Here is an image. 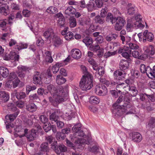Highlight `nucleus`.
<instances>
[{
    "label": "nucleus",
    "instance_id": "obj_30",
    "mask_svg": "<svg viewBox=\"0 0 155 155\" xmlns=\"http://www.w3.org/2000/svg\"><path fill=\"white\" fill-rule=\"evenodd\" d=\"M66 81L65 78L60 75H58L57 76L56 81L58 85H61L64 83Z\"/></svg>",
    "mask_w": 155,
    "mask_h": 155
},
{
    "label": "nucleus",
    "instance_id": "obj_14",
    "mask_svg": "<svg viewBox=\"0 0 155 155\" xmlns=\"http://www.w3.org/2000/svg\"><path fill=\"white\" fill-rule=\"evenodd\" d=\"M14 96L18 100H25L27 97V94L25 92L20 91L18 92L16 90H15L13 91Z\"/></svg>",
    "mask_w": 155,
    "mask_h": 155
},
{
    "label": "nucleus",
    "instance_id": "obj_2",
    "mask_svg": "<svg viewBox=\"0 0 155 155\" xmlns=\"http://www.w3.org/2000/svg\"><path fill=\"white\" fill-rule=\"evenodd\" d=\"M81 124H76L72 128V130L74 132L73 137L77 138V141L78 143L88 144L89 142L88 140H86L87 136L81 129Z\"/></svg>",
    "mask_w": 155,
    "mask_h": 155
},
{
    "label": "nucleus",
    "instance_id": "obj_19",
    "mask_svg": "<svg viewBox=\"0 0 155 155\" xmlns=\"http://www.w3.org/2000/svg\"><path fill=\"white\" fill-rule=\"evenodd\" d=\"M146 58H151V56L154 54V49L152 45H150L147 50H146Z\"/></svg>",
    "mask_w": 155,
    "mask_h": 155
},
{
    "label": "nucleus",
    "instance_id": "obj_16",
    "mask_svg": "<svg viewBox=\"0 0 155 155\" xmlns=\"http://www.w3.org/2000/svg\"><path fill=\"white\" fill-rule=\"evenodd\" d=\"M54 77L52 75L50 70L48 69L47 71V74H46V77L45 80V83L46 84H48L53 80L54 79Z\"/></svg>",
    "mask_w": 155,
    "mask_h": 155
},
{
    "label": "nucleus",
    "instance_id": "obj_9",
    "mask_svg": "<svg viewBox=\"0 0 155 155\" xmlns=\"http://www.w3.org/2000/svg\"><path fill=\"white\" fill-rule=\"evenodd\" d=\"M54 31L51 28L48 29L43 33V36L46 40H51L54 38Z\"/></svg>",
    "mask_w": 155,
    "mask_h": 155
},
{
    "label": "nucleus",
    "instance_id": "obj_35",
    "mask_svg": "<svg viewBox=\"0 0 155 155\" xmlns=\"http://www.w3.org/2000/svg\"><path fill=\"white\" fill-rule=\"evenodd\" d=\"M94 20L96 23L100 24H103L105 22L104 18L99 15H97L95 17Z\"/></svg>",
    "mask_w": 155,
    "mask_h": 155
},
{
    "label": "nucleus",
    "instance_id": "obj_24",
    "mask_svg": "<svg viewBox=\"0 0 155 155\" xmlns=\"http://www.w3.org/2000/svg\"><path fill=\"white\" fill-rule=\"evenodd\" d=\"M26 109L28 111L33 112L37 109V107L34 103H30L26 105Z\"/></svg>",
    "mask_w": 155,
    "mask_h": 155
},
{
    "label": "nucleus",
    "instance_id": "obj_48",
    "mask_svg": "<svg viewBox=\"0 0 155 155\" xmlns=\"http://www.w3.org/2000/svg\"><path fill=\"white\" fill-rule=\"evenodd\" d=\"M36 89V86L33 85H28L26 87V94L28 95L30 92L35 90Z\"/></svg>",
    "mask_w": 155,
    "mask_h": 155
},
{
    "label": "nucleus",
    "instance_id": "obj_56",
    "mask_svg": "<svg viewBox=\"0 0 155 155\" xmlns=\"http://www.w3.org/2000/svg\"><path fill=\"white\" fill-rule=\"evenodd\" d=\"M31 12L28 9L25 8L22 11L23 15L25 17H29L30 16Z\"/></svg>",
    "mask_w": 155,
    "mask_h": 155
},
{
    "label": "nucleus",
    "instance_id": "obj_15",
    "mask_svg": "<svg viewBox=\"0 0 155 155\" xmlns=\"http://www.w3.org/2000/svg\"><path fill=\"white\" fill-rule=\"evenodd\" d=\"M71 54L73 58L77 59H80L82 55L80 51L76 48L72 49L71 51Z\"/></svg>",
    "mask_w": 155,
    "mask_h": 155
},
{
    "label": "nucleus",
    "instance_id": "obj_37",
    "mask_svg": "<svg viewBox=\"0 0 155 155\" xmlns=\"http://www.w3.org/2000/svg\"><path fill=\"white\" fill-rule=\"evenodd\" d=\"M29 98L31 100L39 102L40 101L39 97L36 93L29 96Z\"/></svg>",
    "mask_w": 155,
    "mask_h": 155
},
{
    "label": "nucleus",
    "instance_id": "obj_55",
    "mask_svg": "<svg viewBox=\"0 0 155 155\" xmlns=\"http://www.w3.org/2000/svg\"><path fill=\"white\" fill-rule=\"evenodd\" d=\"M100 48V47L98 45H94L91 44L90 47V50L94 52H97Z\"/></svg>",
    "mask_w": 155,
    "mask_h": 155
},
{
    "label": "nucleus",
    "instance_id": "obj_58",
    "mask_svg": "<svg viewBox=\"0 0 155 155\" xmlns=\"http://www.w3.org/2000/svg\"><path fill=\"white\" fill-rule=\"evenodd\" d=\"M18 71L24 72L29 71V68L26 66L20 65L18 67Z\"/></svg>",
    "mask_w": 155,
    "mask_h": 155
},
{
    "label": "nucleus",
    "instance_id": "obj_44",
    "mask_svg": "<svg viewBox=\"0 0 155 155\" xmlns=\"http://www.w3.org/2000/svg\"><path fill=\"white\" fill-rule=\"evenodd\" d=\"M97 73L96 72L95 76L97 77V75H99L100 77L103 76L105 74V71L103 67L100 66L99 67L97 71Z\"/></svg>",
    "mask_w": 155,
    "mask_h": 155
},
{
    "label": "nucleus",
    "instance_id": "obj_51",
    "mask_svg": "<svg viewBox=\"0 0 155 155\" xmlns=\"http://www.w3.org/2000/svg\"><path fill=\"white\" fill-rule=\"evenodd\" d=\"M51 144V148H52L56 153H58L59 150L58 149V146L56 141L54 140Z\"/></svg>",
    "mask_w": 155,
    "mask_h": 155
},
{
    "label": "nucleus",
    "instance_id": "obj_6",
    "mask_svg": "<svg viewBox=\"0 0 155 155\" xmlns=\"http://www.w3.org/2000/svg\"><path fill=\"white\" fill-rule=\"evenodd\" d=\"M115 23V29L116 31H120L123 28L126 22L124 18L118 16L116 18Z\"/></svg>",
    "mask_w": 155,
    "mask_h": 155
},
{
    "label": "nucleus",
    "instance_id": "obj_45",
    "mask_svg": "<svg viewBox=\"0 0 155 155\" xmlns=\"http://www.w3.org/2000/svg\"><path fill=\"white\" fill-rule=\"evenodd\" d=\"M117 37L116 34H111V35L107 36L106 37V40L108 41H110L112 40L116 39Z\"/></svg>",
    "mask_w": 155,
    "mask_h": 155
},
{
    "label": "nucleus",
    "instance_id": "obj_27",
    "mask_svg": "<svg viewBox=\"0 0 155 155\" xmlns=\"http://www.w3.org/2000/svg\"><path fill=\"white\" fill-rule=\"evenodd\" d=\"M155 127V118L151 117L149 119V120L146 127L149 128V129H152Z\"/></svg>",
    "mask_w": 155,
    "mask_h": 155
},
{
    "label": "nucleus",
    "instance_id": "obj_28",
    "mask_svg": "<svg viewBox=\"0 0 155 155\" xmlns=\"http://www.w3.org/2000/svg\"><path fill=\"white\" fill-rule=\"evenodd\" d=\"M75 11V9L72 6H70L66 9L64 13L67 16H69L71 15L74 14Z\"/></svg>",
    "mask_w": 155,
    "mask_h": 155
},
{
    "label": "nucleus",
    "instance_id": "obj_54",
    "mask_svg": "<svg viewBox=\"0 0 155 155\" xmlns=\"http://www.w3.org/2000/svg\"><path fill=\"white\" fill-rule=\"evenodd\" d=\"M108 0H95V2L97 7L101 8L103 5L104 2H107Z\"/></svg>",
    "mask_w": 155,
    "mask_h": 155
},
{
    "label": "nucleus",
    "instance_id": "obj_63",
    "mask_svg": "<svg viewBox=\"0 0 155 155\" xmlns=\"http://www.w3.org/2000/svg\"><path fill=\"white\" fill-rule=\"evenodd\" d=\"M135 12V8L133 7H129L127 8V14L129 15H132Z\"/></svg>",
    "mask_w": 155,
    "mask_h": 155
},
{
    "label": "nucleus",
    "instance_id": "obj_7",
    "mask_svg": "<svg viewBox=\"0 0 155 155\" xmlns=\"http://www.w3.org/2000/svg\"><path fill=\"white\" fill-rule=\"evenodd\" d=\"M132 96V95L128 93L124 94L123 99L124 104L123 106L124 107H126V109H130L132 107V104L130 103Z\"/></svg>",
    "mask_w": 155,
    "mask_h": 155
},
{
    "label": "nucleus",
    "instance_id": "obj_11",
    "mask_svg": "<svg viewBox=\"0 0 155 155\" xmlns=\"http://www.w3.org/2000/svg\"><path fill=\"white\" fill-rule=\"evenodd\" d=\"M51 39H52L53 45L55 47L58 48L63 44V41L60 37L55 35Z\"/></svg>",
    "mask_w": 155,
    "mask_h": 155
},
{
    "label": "nucleus",
    "instance_id": "obj_10",
    "mask_svg": "<svg viewBox=\"0 0 155 155\" xmlns=\"http://www.w3.org/2000/svg\"><path fill=\"white\" fill-rule=\"evenodd\" d=\"M134 19L135 21L134 22V26L136 28H139L141 29L144 28L145 25L140 22V21L141 20V15H137L135 17Z\"/></svg>",
    "mask_w": 155,
    "mask_h": 155
},
{
    "label": "nucleus",
    "instance_id": "obj_20",
    "mask_svg": "<svg viewBox=\"0 0 155 155\" xmlns=\"http://www.w3.org/2000/svg\"><path fill=\"white\" fill-rule=\"evenodd\" d=\"M37 136V131L34 129H32L31 132L28 135H27V137L28 140L31 141L35 140Z\"/></svg>",
    "mask_w": 155,
    "mask_h": 155
},
{
    "label": "nucleus",
    "instance_id": "obj_18",
    "mask_svg": "<svg viewBox=\"0 0 155 155\" xmlns=\"http://www.w3.org/2000/svg\"><path fill=\"white\" fill-rule=\"evenodd\" d=\"M132 140L134 142H140L142 139V137L138 132H133L132 134Z\"/></svg>",
    "mask_w": 155,
    "mask_h": 155
},
{
    "label": "nucleus",
    "instance_id": "obj_34",
    "mask_svg": "<svg viewBox=\"0 0 155 155\" xmlns=\"http://www.w3.org/2000/svg\"><path fill=\"white\" fill-rule=\"evenodd\" d=\"M90 102L92 104H98L100 101V99L97 97L95 96H91L89 99Z\"/></svg>",
    "mask_w": 155,
    "mask_h": 155
},
{
    "label": "nucleus",
    "instance_id": "obj_12",
    "mask_svg": "<svg viewBox=\"0 0 155 155\" xmlns=\"http://www.w3.org/2000/svg\"><path fill=\"white\" fill-rule=\"evenodd\" d=\"M9 74V71L7 68L4 67H0V80H2L3 78L7 77Z\"/></svg>",
    "mask_w": 155,
    "mask_h": 155
},
{
    "label": "nucleus",
    "instance_id": "obj_38",
    "mask_svg": "<svg viewBox=\"0 0 155 155\" xmlns=\"http://www.w3.org/2000/svg\"><path fill=\"white\" fill-rule=\"evenodd\" d=\"M46 12L48 13L55 14L58 12V9L56 7L50 6L47 9Z\"/></svg>",
    "mask_w": 155,
    "mask_h": 155
},
{
    "label": "nucleus",
    "instance_id": "obj_17",
    "mask_svg": "<svg viewBox=\"0 0 155 155\" xmlns=\"http://www.w3.org/2000/svg\"><path fill=\"white\" fill-rule=\"evenodd\" d=\"M0 98L2 102L5 103L8 101L9 98L8 93L5 91L0 92Z\"/></svg>",
    "mask_w": 155,
    "mask_h": 155
},
{
    "label": "nucleus",
    "instance_id": "obj_53",
    "mask_svg": "<svg viewBox=\"0 0 155 155\" xmlns=\"http://www.w3.org/2000/svg\"><path fill=\"white\" fill-rule=\"evenodd\" d=\"M65 137L63 134L60 132H57L56 135V137L58 140H63L64 139Z\"/></svg>",
    "mask_w": 155,
    "mask_h": 155
},
{
    "label": "nucleus",
    "instance_id": "obj_62",
    "mask_svg": "<svg viewBox=\"0 0 155 155\" xmlns=\"http://www.w3.org/2000/svg\"><path fill=\"white\" fill-rule=\"evenodd\" d=\"M23 121L27 125L30 126L33 124V122L31 119L25 118L23 120Z\"/></svg>",
    "mask_w": 155,
    "mask_h": 155
},
{
    "label": "nucleus",
    "instance_id": "obj_8",
    "mask_svg": "<svg viewBox=\"0 0 155 155\" xmlns=\"http://www.w3.org/2000/svg\"><path fill=\"white\" fill-rule=\"evenodd\" d=\"M43 78L41 73L38 72H35L33 75L32 81L34 84L38 85H42Z\"/></svg>",
    "mask_w": 155,
    "mask_h": 155
},
{
    "label": "nucleus",
    "instance_id": "obj_64",
    "mask_svg": "<svg viewBox=\"0 0 155 155\" xmlns=\"http://www.w3.org/2000/svg\"><path fill=\"white\" fill-rule=\"evenodd\" d=\"M65 19L63 18H60L58 21V26L61 27L64 26Z\"/></svg>",
    "mask_w": 155,
    "mask_h": 155
},
{
    "label": "nucleus",
    "instance_id": "obj_31",
    "mask_svg": "<svg viewBox=\"0 0 155 155\" xmlns=\"http://www.w3.org/2000/svg\"><path fill=\"white\" fill-rule=\"evenodd\" d=\"M126 51L122 53V55L123 57L128 59L130 56L131 54V51L130 50V48L128 47H126Z\"/></svg>",
    "mask_w": 155,
    "mask_h": 155
},
{
    "label": "nucleus",
    "instance_id": "obj_1",
    "mask_svg": "<svg viewBox=\"0 0 155 155\" xmlns=\"http://www.w3.org/2000/svg\"><path fill=\"white\" fill-rule=\"evenodd\" d=\"M119 67L120 69L114 72L113 76L116 79L120 80L122 78H125L127 74L126 72L129 67L128 61L124 60H121L119 63Z\"/></svg>",
    "mask_w": 155,
    "mask_h": 155
},
{
    "label": "nucleus",
    "instance_id": "obj_4",
    "mask_svg": "<svg viewBox=\"0 0 155 155\" xmlns=\"http://www.w3.org/2000/svg\"><path fill=\"white\" fill-rule=\"evenodd\" d=\"M66 94L62 87H59L57 91L53 95V98L55 100V103L58 104L64 101V97L66 96Z\"/></svg>",
    "mask_w": 155,
    "mask_h": 155
},
{
    "label": "nucleus",
    "instance_id": "obj_47",
    "mask_svg": "<svg viewBox=\"0 0 155 155\" xmlns=\"http://www.w3.org/2000/svg\"><path fill=\"white\" fill-rule=\"evenodd\" d=\"M9 56L10 59H14L15 61H18L19 60V55L16 54L15 52H11L9 54Z\"/></svg>",
    "mask_w": 155,
    "mask_h": 155
},
{
    "label": "nucleus",
    "instance_id": "obj_50",
    "mask_svg": "<svg viewBox=\"0 0 155 155\" xmlns=\"http://www.w3.org/2000/svg\"><path fill=\"white\" fill-rule=\"evenodd\" d=\"M47 88L48 90L53 94L57 91L58 89L52 84H50L48 86Z\"/></svg>",
    "mask_w": 155,
    "mask_h": 155
},
{
    "label": "nucleus",
    "instance_id": "obj_23",
    "mask_svg": "<svg viewBox=\"0 0 155 155\" xmlns=\"http://www.w3.org/2000/svg\"><path fill=\"white\" fill-rule=\"evenodd\" d=\"M116 17H114L110 13H108L106 17V21L107 22L111 23L112 24L115 23Z\"/></svg>",
    "mask_w": 155,
    "mask_h": 155
},
{
    "label": "nucleus",
    "instance_id": "obj_26",
    "mask_svg": "<svg viewBox=\"0 0 155 155\" xmlns=\"http://www.w3.org/2000/svg\"><path fill=\"white\" fill-rule=\"evenodd\" d=\"M28 46L27 44L21 42L18 43L15 47V49L17 50L18 51L24 49L26 48Z\"/></svg>",
    "mask_w": 155,
    "mask_h": 155
},
{
    "label": "nucleus",
    "instance_id": "obj_52",
    "mask_svg": "<svg viewBox=\"0 0 155 155\" xmlns=\"http://www.w3.org/2000/svg\"><path fill=\"white\" fill-rule=\"evenodd\" d=\"M58 149L59 150L58 153H56L57 154H60L61 152H64L67 151V148L64 145L60 144L58 146Z\"/></svg>",
    "mask_w": 155,
    "mask_h": 155
},
{
    "label": "nucleus",
    "instance_id": "obj_25",
    "mask_svg": "<svg viewBox=\"0 0 155 155\" xmlns=\"http://www.w3.org/2000/svg\"><path fill=\"white\" fill-rule=\"evenodd\" d=\"M147 92L148 94H146V96L152 102L155 101V95L154 94V93L150 89H147Z\"/></svg>",
    "mask_w": 155,
    "mask_h": 155
},
{
    "label": "nucleus",
    "instance_id": "obj_29",
    "mask_svg": "<svg viewBox=\"0 0 155 155\" xmlns=\"http://www.w3.org/2000/svg\"><path fill=\"white\" fill-rule=\"evenodd\" d=\"M63 64L61 63H58L52 67L51 70L54 74H56L59 71L60 68Z\"/></svg>",
    "mask_w": 155,
    "mask_h": 155
},
{
    "label": "nucleus",
    "instance_id": "obj_41",
    "mask_svg": "<svg viewBox=\"0 0 155 155\" xmlns=\"http://www.w3.org/2000/svg\"><path fill=\"white\" fill-rule=\"evenodd\" d=\"M82 41L87 46H89L92 43L93 40L91 38L89 37H86L82 40Z\"/></svg>",
    "mask_w": 155,
    "mask_h": 155
},
{
    "label": "nucleus",
    "instance_id": "obj_36",
    "mask_svg": "<svg viewBox=\"0 0 155 155\" xmlns=\"http://www.w3.org/2000/svg\"><path fill=\"white\" fill-rule=\"evenodd\" d=\"M116 84V83L113 81L106 80L104 84L106 85V86L110 89L114 88L115 87Z\"/></svg>",
    "mask_w": 155,
    "mask_h": 155
},
{
    "label": "nucleus",
    "instance_id": "obj_32",
    "mask_svg": "<svg viewBox=\"0 0 155 155\" xmlns=\"http://www.w3.org/2000/svg\"><path fill=\"white\" fill-rule=\"evenodd\" d=\"M19 112L17 111L14 114H11L9 115H7L6 116V118L9 119L10 121H13L16 118L18 115Z\"/></svg>",
    "mask_w": 155,
    "mask_h": 155
},
{
    "label": "nucleus",
    "instance_id": "obj_59",
    "mask_svg": "<svg viewBox=\"0 0 155 155\" xmlns=\"http://www.w3.org/2000/svg\"><path fill=\"white\" fill-rule=\"evenodd\" d=\"M152 70L151 68L149 66H148L146 67V74L147 76L150 78H152V77H151L149 76V74H150L151 77L152 75Z\"/></svg>",
    "mask_w": 155,
    "mask_h": 155
},
{
    "label": "nucleus",
    "instance_id": "obj_13",
    "mask_svg": "<svg viewBox=\"0 0 155 155\" xmlns=\"http://www.w3.org/2000/svg\"><path fill=\"white\" fill-rule=\"evenodd\" d=\"M107 89V88L104 85H97L94 89V92L97 94L101 95Z\"/></svg>",
    "mask_w": 155,
    "mask_h": 155
},
{
    "label": "nucleus",
    "instance_id": "obj_57",
    "mask_svg": "<svg viewBox=\"0 0 155 155\" xmlns=\"http://www.w3.org/2000/svg\"><path fill=\"white\" fill-rule=\"evenodd\" d=\"M152 105L153 104H151L149 101L146 102V108L148 111L150 112L153 110Z\"/></svg>",
    "mask_w": 155,
    "mask_h": 155
},
{
    "label": "nucleus",
    "instance_id": "obj_3",
    "mask_svg": "<svg viewBox=\"0 0 155 155\" xmlns=\"http://www.w3.org/2000/svg\"><path fill=\"white\" fill-rule=\"evenodd\" d=\"M93 80L92 76L89 75L87 77L83 76L79 82L80 87L83 91L90 89L93 86Z\"/></svg>",
    "mask_w": 155,
    "mask_h": 155
},
{
    "label": "nucleus",
    "instance_id": "obj_42",
    "mask_svg": "<svg viewBox=\"0 0 155 155\" xmlns=\"http://www.w3.org/2000/svg\"><path fill=\"white\" fill-rule=\"evenodd\" d=\"M148 32V31L146 30V40L150 42H151L154 39V35L152 33Z\"/></svg>",
    "mask_w": 155,
    "mask_h": 155
},
{
    "label": "nucleus",
    "instance_id": "obj_46",
    "mask_svg": "<svg viewBox=\"0 0 155 155\" xmlns=\"http://www.w3.org/2000/svg\"><path fill=\"white\" fill-rule=\"evenodd\" d=\"M129 90L132 94L133 97L135 96L137 94L138 91L136 87L134 86H129Z\"/></svg>",
    "mask_w": 155,
    "mask_h": 155
},
{
    "label": "nucleus",
    "instance_id": "obj_22",
    "mask_svg": "<svg viewBox=\"0 0 155 155\" xmlns=\"http://www.w3.org/2000/svg\"><path fill=\"white\" fill-rule=\"evenodd\" d=\"M0 13L5 15H7L9 13L8 6L6 5H4L1 6L0 5Z\"/></svg>",
    "mask_w": 155,
    "mask_h": 155
},
{
    "label": "nucleus",
    "instance_id": "obj_39",
    "mask_svg": "<svg viewBox=\"0 0 155 155\" xmlns=\"http://www.w3.org/2000/svg\"><path fill=\"white\" fill-rule=\"evenodd\" d=\"M7 19L0 20V28L3 31L5 30L7 28Z\"/></svg>",
    "mask_w": 155,
    "mask_h": 155
},
{
    "label": "nucleus",
    "instance_id": "obj_61",
    "mask_svg": "<svg viewBox=\"0 0 155 155\" xmlns=\"http://www.w3.org/2000/svg\"><path fill=\"white\" fill-rule=\"evenodd\" d=\"M18 78L17 77L16 74L14 72H12L10 73L8 77V79L10 81H12Z\"/></svg>",
    "mask_w": 155,
    "mask_h": 155
},
{
    "label": "nucleus",
    "instance_id": "obj_33",
    "mask_svg": "<svg viewBox=\"0 0 155 155\" xmlns=\"http://www.w3.org/2000/svg\"><path fill=\"white\" fill-rule=\"evenodd\" d=\"M69 26L71 28H74L77 25L75 18L74 17H70L69 19Z\"/></svg>",
    "mask_w": 155,
    "mask_h": 155
},
{
    "label": "nucleus",
    "instance_id": "obj_49",
    "mask_svg": "<svg viewBox=\"0 0 155 155\" xmlns=\"http://www.w3.org/2000/svg\"><path fill=\"white\" fill-rule=\"evenodd\" d=\"M79 23L80 25L85 26V25H90V19H85L83 20L81 19L79 20Z\"/></svg>",
    "mask_w": 155,
    "mask_h": 155
},
{
    "label": "nucleus",
    "instance_id": "obj_5",
    "mask_svg": "<svg viewBox=\"0 0 155 155\" xmlns=\"http://www.w3.org/2000/svg\"><path fill=\"white\" fill-rule=\"evenodd\" d=\"M112 113L115 118H118L122 116L125 112V110H127L126 107L122 108V107L116 103H114L112 106Z\"/></svg>",
    "mask_w": 155,
    "mask_h": 155
},
{
    "label": "nucleus",
    "instance_id": "obj_60",
    "mask_svg": "<svg viewBox=\"0 0 155 155\" xmlns=\"http://www.w3.org/2000/svg\"><path fill=\"white\" fill-rule=\"evenodd\" d=\"M39 119L41 122L44 124H46L48 120V118L45 115H41L39 117Z\"/></svg>",
    "mask_w": 155,
    "mask_h": 155
},
{
    "label": "nucleus",
    "instance_id": "obj_40",
    "mask_svg": "<svg viewBox=\"0 0 155 155\" xmlns=\"http://www.w3.org/2000/svg\"><path fill=\"white\" fill-rule=\"evenodd\" d=\"M59 118V117L55 112L52 113L49 116V119L51 121L56 122Z\"/></svg>",
    "mask_w": 155,
    "mask_h": 155
},
{
    "label": "nucleus",
    "instance_id": "obj_43",
    "mask_svg": "<svg viewBox=\"0 0 155 155\" xmlns=\"http://www.w3.org/2000/svg\"><path fill=\"white\" fill-rule=\"evenodd\" d=\"M86 7L89 11H92L96 9L94 3L92 1L89 2V3L87 5Z\"/></svg>",
    "mask_w": 155,
    "mask_h": 155
},
{
    "label": "nucleus",
    "instance_id": "obj_21",
    "mask_svg": "<svg viewBox=\"0 0 155 155\" xmlns=\"http://www.w3.org/2000/svg\"><path fill=\"white\" fill-rule=\"evenodd\" d=\"M50 150V148L47 142H44L40 145V151L44 152H46V153L48 152Z\"/></svg>",
    "mask_w": 155,
    "mask_h": 155
}]
</instances>
